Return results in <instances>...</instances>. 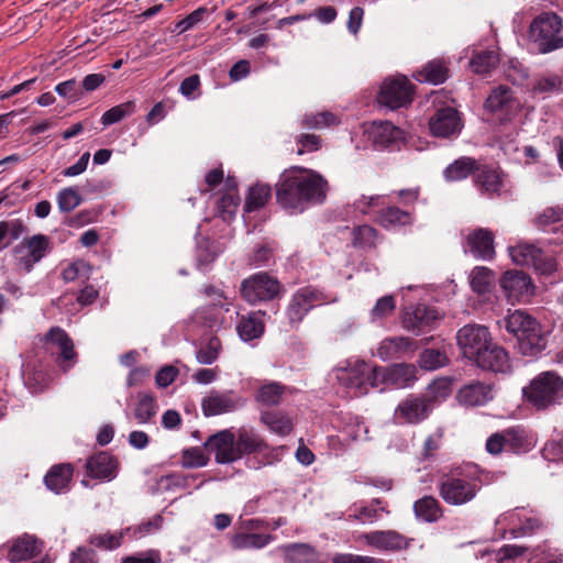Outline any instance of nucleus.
Listing matches in <instances>:
<instances>
[{
	"instance_id": "9d476101",
	"label": "nucleus",
	"mask_w": 563,
	"mask_h": 563,
	"mask_svg": "<svg viewBox=\"0 0 563 563\" xmlns=\"http://www.w3.org/2000/svg\"><path fill=\"white\" fill-rule=\"evenodd\" d=\"M456 340L464 356L475 362L482 356V352L490 345L488 329L478 324L464 325L459 330Z\"/></svg>"
},
{
	"instance_id": "a18cd8bd",
	"label": "nucleus",
	"mask_w": 563,
	"mask_h": 563,
	"mask_svg": "<svg viewBox=\"0 0 563 563\" xmlns=\"http://www.w3.org/2000/svg\"><path fill=\"white\" fill-rule=\"evenodd\" d=\"M378 222L386 229H391L400 225H406L411 222L410 213L400 210L396 207H388L380 212Z\"/></svg>"
},
{
	"instance_id": "a878e982",
	"label": "nucleus",
	"mask_w": 563,
	"mask_h": 563,
	"mask_svg": "<svg viewBox=\"0 0 563 563\" xmlns=\"http://www.w3.org/2000/svg\"><path fill=\"white\" fill-rule=\"evenodd\" d=\"M417 344L413 340L407 336H391L384 339L378 347L377 355L383 361L398 358L407 352H413Z\"/></svg>"
},
{
	"instance_id": "7c9ffc66",
	"label": "nucleus",
	"mask_w": 563,
	"mask_h": 563,
	"mask_svg": "<svg viewBox=\"0 0 563 563\" xmlns=\"http://www.w3.org/2000/svg\"><path fill=\"white\" fill-rule=\"evenodd\" d=\"M493 399L492 387L483 383H473L459 393V400L466 406H482Z\"/></svg>"
},
{
	"instance_id": "13d9d810",
	"label": "nucleus",
	"mask_w": 563,
	"mask_h": 563,
	"mask_svg": "<svg viewBox=\"0 0 563 563\" xmlns=\"http://www.w3.org/2000/svg\"><path fill=\"white\" fill-rule=\"evenodd\" d=\"M419 363L422 368L433 371L446 363V356L438 350H426L420 355Z\"/></svg>"
},
{
	"instance_id": "f257e3e1",
	"label": "nucleus",
	"mask_w": 563,
	"mask_h": 563,
	"mask_svg": "<svg viewBox=\"0 0 563 563\" xmlns=\"http://www.w3.org/2000/svg\"><path fill=\"white\" fill-rule=\"evenodd\" d=\"M327 186L323 177L313 170L294 167L280 175L276 185V199L289 212H301L308 203L323 201Z\"/></svg>"
},
{
	"instance_id": "0eeeda50",
	"label": "nucleus",
	"mask_w": 563,
	"mask_h": 563,
	"mask_svg": "<svg viewBox=\"0 0 563 563\" xmlns=\"http://www.w3.org/2000/svg\"><path fill=\"white\" fill-rule=\"evenodd\" d=\"M49 247L51 241L44 234H35L31 238L23 239L13 249L16 269L19 272L30 273L34 265L45 257Z\"/></svg>"
},
{
	"instance_id": "774afa93",
	"label": "nucleus",
	"mask_w": 563,
	"mask_h": 563,
	"mask_svg": "<svg viewBox=\"0 0 563 563\" xmlns=\"http://www.w3.org/2000/svg\"><path fill=\"white\" fill-rule=\"evenodd\" d=\"M70 563H97V556L95 551L78 547L70 554Z\"/></svg>"
},
{
	"instance_id": "1a4fd4ad",
	"label": "nucleus",
	"mask_w": 563,
	"mask_h": 563,
	"mask_svg": "<svg viewBox=\"0 0 563 563\" xmlns=\"http://www.w3.org/2000/svg\"><path fill=\"white\" fill-rule=\"evenodd\" d=\"M335 300V298H330L319 289L312 287L300 288L294 294L287 308L289 322L292 325H298L311 309Z\"/></svg>"
},
{
	"instance_id": "864d4df0",
	"label": "nucleus",
	"mask_w": 563,
	"mask_h": 563,
	"mask_svg": "<svg viewBox=\"0 0 563 563\" xmlns=\"http://www.w3.org/2000/svg\"><path fill=\"white\" fill-rule=\"evenodd\" d=\"M221 341L217 336L210 338L206 344L201 345L196 353V358L200 364H212L219 356Z\"/></svg>"
},
{
	"instance_id": "603ef678",
	"label": "nucleus",
	"mask_w": 563,
	"mask_h": 563,
	"mask_svg": "<svg viewBox=\"0 0 563 563\" xmlns=\"http://www.w3.org/2000/svg\"><path fill=\"white\" fill-rule=\"evenodd\" d=\"M156 415L155 399L147 394L139 396V402L134 410V417L139 423H146Z\"/></svg>"
},
{
	"instance_id": "423d86ee",
	"label": "nucleus",
	"mask_w": 563,
	"mask_h": 563,
	"mask_svg": "<svg viewBox=\"0 0 563 563\" xmlns=\"http://www.w3.org/2000/svg\"><path fill=\"white\" fill-rule=\"evenodd\" d=\"M563 21L555 13H542L530 24L529 37L541 53L563 47Z\"/></svg>"
},
{
	"instance_id": "9b49d317",
	"label": "nucleus",
	"mask_w": 563,
	"mask_h": 563,
	"mask_svg": "<svg viewBox=\"0 0 563 563\" xmlns=\"http://www.w3.org/2000/svg\"><path fill=\"white\" fill-rule=\"evenodd\" d=\"M377 100L390 110L406 107L412 100V86L404 76L387 78L380 87Z\"/></svg>"
},
{
	"instance_id": "412c9836",
	"label": "nucleus",
	"mask_w": 563,
	"mask_h": 563,
	"mask_svg": "<svg viewBox=\"0 0 563 563\" xmlns=\"http://www.w3.org/2000/svg\"><path fill=\"white\" fill-rule=\"evenodd\" d=\"M430 131L434 136L449 137L462 129L459 112L453 108H443L435 112L429 121Z\"/></svg>"
},
{
	"instance_id": "49530a36",
	"label": "nucleus",
	"mask_w": 563,
	"mask_h": 563,
	"mask_svg": "<svg viewBox=\"0 0 563 563\" xmlns=\"http://www.w3.org/2000/svg\"><path fill=\"white\" fill-rule=\"evenodd\" d=\"M272 196V188L268 185L256 184L250 188L245 210L251 212L265 206Z\"/></svg>"
},
{
	"instance_id": "c9c22d12",
	"label": "nucleus",
	"mask_w": 563,
	"mask_h": 563,
	"mask_svg": "<svg viewBox=\"0 0 563 563\" xmlns=\"http://www.w3.org/2000/svg\"><path fill=\"white\" fill-rule=\"evenodd\" d=\"M516 106L512 91L507 86H498L487 97L485 108L492 112L508 111Z\"/></svg>"
},
{
	"instance_id": "39448f33",
	"label": "nucleus",
	"mask_w": 563,
	"mask_h": 563,
	"mask_svg": "<svg viewBox=\"0 0 563 563\" xmlns=\"http://www.w3.org/2000/svg\"><path fill=\"white\" fill-rule=\"evenodd\" d=\"M339 384L352 390L355 396L368 393L369 388L378 387L377 367H372L364 361H347L345 365L333 371Z\"/></svg>"
},
{
	"instance_id": "f8f14e48",
	"label": "nucleus",
	"mask_w": 563,
	"mask_h": 563,
	"mask_svg": "<svg viewBox=\"0 0 563 563\" xmlns=\"http://www.w3.org/2000/svg\"><path fill=\"white\" fill-rule=\"evenodd\" d=\"M512 262L517 265L532 266L542 274L555 271L556 263L552 257H544L539 246L532 243L519 242L508 249Z\"/></svg>"
},
{
	"instance_id": "6e6552de",
	"label": "nucleus",
	"mask_w": 563,
	"mask_h": 563,
	"mask_svg": "<svg viewBox=\"0 0 563 563\" xmlns=\"http://www.w3.org/2000/svg\"><path fill=\"white\" fill-rule=\"evenodd\" d=\"M478 492L475 481L456 475H444L439 483V494L449 505L462 506L473 500Z\"/></svg>"
},
{
	"instance_id": "69168bd1",
	"label": "nucleus",
	"mask_w": 563,
	"mask_h": 563,
	"mask_svg": "<svg viewBox=\"0 0 563 563\" xmlns=\"http://www.w3.org/2000/svg\"><path fill=\"white\" fill-rule=\"evenodd\" d=\"M206 12L207 9L202 7L192 11L190 14H188L186 18H184L176 24L175 31H177L180 34L192 29L196 24L201 22Z\"/></svg>"
},
{
	"instance_id": "ea45409f",
	"label": "nucleus",
	"mask_w": 563,
	"mask_h": 563,
	"mask_svg": "<svg viewBox=\"0 0 563 563\" xmlns=\"http://www.w3.org/2000/svg\"><path fill=\"white\" fill-rule=\"evenodd\" d=\"M563 78L556 74H544L537 77L531 87L533 95L547 97L561 91Z\"/></svg>"
},
{
	"instance_id": "ddd939ff",
	"label": "nucleus",
	"mask_w": 563,
	"mask_h": 563,
	"mask_svg": "<svg viewBox=\"0 0 563 563\" xmlns=\"http://www.w3.org/2000/svg\"><path fill=\"white\" fill-rule=\"evenodd\" d=\"M279 291V284L266 273L254 274L243 280L241 294L243 298L255 305L261 301L272 300Z\"/></svg>"
},
{
	"instance_id": "a19ab883",
	"label": "nucleus",
	"mask_w": 563,
	"mask_h": 563,
	"mask_svg": "<svg viewBox=\"0 0 563 563\" xmlns=\"http://www.w3.org/2000/svg\"><path fill=\"white\" fill-rule=\"evenodd\" d=\"M413 509L416 516L427 522L437 521L442 516L441 506L432 496H424L417 500Z\"/></svg>"
},
{
	"instance_id": "09e8293b",
	"label": "nucleus",
	"mask_w": 563,
	"mask_h": 563,
	"mask_svg": "<svg viewBox=\"0 0 563 563\" xmlns=\"http://www.w3.org/2000/svg\"><path fill=\"white\" fill-rule=\"evenodd\" d=\"M498 55L493 51H485L476 54L471 60V67L476 74H487L497 66Z\"/></svg>"
},
{
	"instance_id": "4468645a",
	"label": "nucleus",
	"mask_w": 563,
	"mask_h": 563,
	"mask_svg": "<svg viewBox=\"0 0 563 563\" xmlns=\"http://www.w3.org/2000/svg\"><path fill=\"white\" fill-rule=\"evenodd\" d=\"M433 409V400L423 395H409L395 409V419L401 423H419Z\"/></svg>"
},
{
	"instance_id": "72a5a7b5",
	"label": "nucleus",
	"mask_w": 563,
	"mask_h": 563,
	"mask_svg": "<svg viewBox=\"0 0 563 563\" xmlns=\"http://www.w3.org/2000/svg\"><path fill=\"white\" fill-rule=\"evenodd\" d=\"M261 311L252 312L247 316H243L240 319L236 324V331L243 341H252L263 335L265 324L261 318Z\"/></svg>"
},
{
	"instance_id": "aec40b11",
	"label": "nucleus",
	"mask_w": 563,
	"mask_h": 563,
	"mask_svg": "<svg viewBox=\"0 0 563 563\" xmlns=\"http://www.w3.org/2000/svg\"><path fill=\"white\" fill-rule=\"evenodd\" d=\"M465 251L484 261L495 255L494 234L485 228H477L466 235Z\"/></svg>"
},
{
	"instance_id": "338daca9",
	"label": "nucleus",
	"mask_w": 563,
	"mask_h": 563,
	"mask_svg": "<svg viewBox=\"0 0 563 563\" xmlns=\"http://www.w3.org/2000/svg\"><path fill=\"white\" fill-rule=\"evenodd\" d=\"M55 91L58 93V96L71 101H76L81 97V91L78 89L75 79H69L58 84L55 87Z\"/></svg>"
},
{
	"instance_id": "bf43d9fd",
	"label": "nucleus",
	"mask_w": 563,
	"mask_h": 563,
	"mask_svg": "<svg viewBox=\"0 0 563 563\" xmlns=\"http://www.w3.org/2000/svg\"><path fill=\"white\" fill-rule=\"evenodd\" d=\"M81 198L74 188H65L57 196V203L63 212H69L77 208Z\"/></svg>"
},
{
	"instance_id": "e2e57ef3",
	"label": "nucleus",
	"mask_w": 563,
	"mask_h": 563,
	"mask_svg": "<svg viewBox=\"0 0 563 563\" xmlns=\"http://www.w3.org/2000/svg\"><path fill=\"white\" fill-rule=\"evenodd\" d=\"M563 220V211L559 207H550L543 210L537 218L536 224L547 230L550 225Z\"/></svg>"
},
{
	"instance_id": "8fccbe9b",
	"label": "nucleus",
	"mask_w": 563,
	"mask_h": 563,
	"mask_svg": "<svg viewBox=\"0 0 563 563\" xmlns=\"http://www.w3.org/2000/svg\"><path fill=\"white\" fill-rule=\"evenodd\" d=\"M134 101H126L106 111L101 117V122L106 126L111 125L123 120L126 117H130L134 113Z\"/></svg>"
},
{
	"instance_id": "cd10ccee",
	"label": "nucleus",
	"mask_w": 563,
	"mask_h": 563,
	"mask_svg": "<svg viewBox=\"0 0 563 563\" xmlns=\"http://www.w3.org/2000/svg\"><path fill=\"white\" fill-rule=\"evenodd\" d=\"M71 476L73 466L70 464H58L47 472L44 482L49 490L60 494L68 489Z\"/></svg>"
},
{
	"instance_id": "393cba45",
	"label": "nucleus",
	"mask_w": 563,
	"mask_h": 563,
	"mask_svg": "<svg viewBox=\"0 0 563 563\" xmlns=\"http://www.w3.org/2000/svg\"><path fill=\"white\" fill-rule=\"evenodd\" d=\"M482 353V356L476 362L479 367L503 374L511 371L509 356L503 347L490 343L489 347Z\"/></svg>"
},
{
	"instance_id": "79ce46f5",
	"label": "nucleus",
	"mask_w": 563,
	"mask_h": 563,
	"mask_svg": "<svg viewBox=\"0 0 563 563\" xmlns=\"http://www.w3.org/2000/svg\"><path fill=\"white\" fill-rule=\"evenodd\" d=\"M26 227L21 219L0 221V251L7 249L13 241L18 240Z\"/></svg>"
},
{
	"instance_id": "e433bc0d",
	"label": "nucleus",
	"mask_w": 563,
	"mask_h": 563,
	"mask_svg": "<svg viewBox=\"0 0 563 563\" xmlns=\"http://www.w3.org/2000/svg\"><path fill=\"white\" fill-rule=\"evenodd\" d=\"M260 421L280 437L288 435L294 427L291 419L280 411H263Z\"/></svg>"
},
{
	"instance_id": "4c0bfd02",
	"label": "nucleus",
	"mask_w": 563,
	"mask_h": 563,
	"mask_svg": "<svg viewBox=\"0 0 563 563\" xmlns=\"http://www.w3.org/2000/svg\"><path fill=\"white\" fill-rule=\"evenodd\" d=\"M374 143L380 146H387L404 137V132L390 122H374L372 129Z\"/></svg>"
},
{
	"instance_id": "5fc2aeb1",
	"label": "nucleus",
	"mask_w": 563,
	"mask_h": 563,
	"mask_svg": "<svg viewBox=\"0 0 563 563\" xmlns=\"http://www.w3.org/2000/svg\"><path fill=\"white\" fill-rule=\"evenodd\" d=\"M353 245L356 247H372L376 243V230L369 225H360L353 229Z\"/></svg>"
},
{
	"instance_id": "2f4dec72",
	"label": "nucleus",
	"mask_w": 563,
	"mask_h": 563,
	"mask_svg": "<svg viewBox=\"0 0 563 563\" xmlns=\"http://www.w3.org/2000/svg\"><path fill=\"white\" fill-rule=\"evenodd\" d=\"M507 451L525 453L530 451L536 441L523 428L516 427L504 430Z\"/></svg>"
},
{
	"instance_id": "b1692460",
	"label": "nucleus",
	"mask_w": 563,
	"mask_h": 563,
	"mask_svg": "<svg viewBox=\"0 0 563 563\" xmlns=\"http://www.w3.org/2000/svg\"><path fill=\"white\" fill-rule=\"evenodd\" d=\"M500 286L509 299L519 300L532 294L530 278L523 272L514 271L504 274Z\"/></svg>"
},
{
	"instance_id": "6ab92c4d",
	"label": "nucleus",
	"mask_w": 563,
	"mask_h": 563,
	"mask_svg": "<svg viewBox=\"0 0 563 563\" xmlns=\"http://www.w3.org/2000/svg\"><path fill=\"white\" fill-rule=\"evenodd\" d=\"M496 523L500 526H518L510 530L512 538L531 536L544 527L542 520L537 517H527L518 508L500 515Z\"/></svg>"
},
{
	"instance_id": "5701e85b",
	"label": "nucleus",
	"mask_w": 563,
	"mask_h": 563,
	"mask_svg": "<svg viewBox=\"0 0 563 563\" xmlns=\"http://www.w3.org/2000/svg\"><path fill=\"white\" fill-rule=\"evenodd\" d=\"M378 387L382 384L407 387L416 379V367L411 364H395L387 368L377 367Z\"/></svg>"
},
{
	"instance_id": "6e6d98bb",
	"label": "nucleus",
	"mask_w": 563,
	"mask_h": 563,
	"mask_svg": "<svg viewBox=\"0 0 563 563\" xmlns=\"http://www.w3.org/2000/svg\"><path fill=\"white\" fill-rule=\"evenodd\" d=\"M396 309V300L394 296H384L379 298L373 309L371 310L369 317L372 322H376L389 317Z\"/></svg>"
},
{
	"instance_id": "20e7f679",
	"label": "nucleus",
	"mask_w": 563,
	"mask_h": 563,
	"mask_svg": "<svg viewBox=\"0 0 563 563\" xmlns=\"http://www.w3.org/2000/svg\"><path fill=\"white\" fill-rule=\"evenodd\" d=\"M523 395L537 409H548L563 399V378L550 371L540 373L523 388Z\"/></svg>"
},
{
	"instance_id": "37998d69",
	"label": "nucleus",
	"mask_w": 563,
	"mask_h": 563,
	"mask_svg": "<svg viewBox=\"0 0 563 563\" xmlns=\"http://www.w3.org/2000/svg\"><path fill=\"white\" fill-rule=\"evenodd\" d=\"M475 169H478L475 159L461 157L449 165L444 174L446 179L455 181L466 178Z\"/></svg>"
},
{
	"instance_id": "c756f323",
	"label": "nucleus",
	"mask_w": 563,
	"mask_h": 563,
	"mask_svg": "<svg viewBox=\"0 0 563 563\" xmlns=\"http://www.w3.org/2000/svg\"><path fill=\"white\" fill-rule=\"evenodd\" d=\"M475 183L483 194H487L489 196L498 195L504 186L503 173L497 168H490L487 166L478 168Z\"/></svg>"
},
{
	"instance_id": "f3484780",
	"label": "nucleus",
	"mask_w": 563,
	"mask_h": 563,
	"mask_svg": "<svg viewBox=\"0 0 563 563\" xmlns=\"http://www.w3.org/2000/svg\"><path fill=\"white\" fill-rule=\"evenodd\" d=\"M45 345L52 353L58 352V361L63 371H68L76 362V352L68 334L60 328H53L45 335Z\"/></svg>"
},
{
	"instance_id": "c85d7f7f",
	"label": "nucleus",
	"mask_w": 563,
	"mask_h": 563,
	"mask_svg": "<svg viewBox=\"0 0 563 563\" xmlns=\"http://www.w3.org/2000/svg\"><path fill=\"white\" fill-rule=\"evenodd\" d=\"M87 473L91 477L110 479L114 476L115 461L107 452H100L91 456L87 462Z\"/></svg>"
},
{
	"instance_id": "052dcab7",
	"label": "nucleus",
	"mask_w": 563,
	"mask_h": 563,
	"mask_svg": "<svg viewBox=\"0 0 563 563\" xmlns=\"http://www.w3.org/2000/svg\"><path fill=\"white\" fill-rule=\"evenodd\" d=\"M122 539V533L113 534V533H102L91 536L89 538V543L96 548L104 549V550H113L120 547Z\"/></svg>"
},
{
	"instance_id": "7ed1b4c3",
	"label": "nucleus",
	"mask_w": 563,
	"mask_h": 563,
	"mask_svg": "<svg viewBox=\"0 0 563 563\" xmlns=\"http://www.w3.org/2000/svg\"><path fill=\"white\" fill-rule=\"evenodd\" d=\"M506 330L514 334L523 354L536 355L544 349L539 322L522 310H516L503 320Z\"/></svg>"
},
{
	"instance_id": "f03ea898",
	"label": "nucleus",
	"mask_w": 563,
	"mask_h": 563,
	"mask_svg": "<svg viewBox=\"0 0 563 563\" xmlns=\"http://www.w3.org/2000/svg\"><path fill=\"white\" fill-rule=\"evenodd\" d=\"M206 448L214 453L219 464H229L244 455L262 453L268 449L265 439L253 428L241 427L235 431L225 429L208 438Z\"/></svg>"
},
{
	"instance_id": "473e14b6",
	"label": "nucleus",
	"mask_w": 563,
	"mask_h": 563,
	"mask_svg": "<svg viewBox=\"0 0 563 563\" xmlns=\"http://www.w3.org/2000/svg\"><path fill=\"white\" fill-rule=\"evenodd\" d=\"M287 563H311L317 560L318 553L307 543H291L278 549Z\"/></svg>"
},
{
	"instance_id": "dca6fc26",
	"label": "nucleus",
	"mask_w": 563,
	"mask_h": 563,
	"mask_svg": "<svg viewBox=\"0 0 563 563\" xmlns=\"http://www.w3.org/2000/svg\"><path fill=\"white\" fill-rule=\"evenodd\" d=\"M245 401L234 391L219 393L211 390L202 399L201 408L206 417L219 416L243 407Z\"/></svg>"
},
{
	"instance_id": "c03bdc74",
	"label": "nucleus",
	"mask_w": 563,
	"mask_h": 563,
	"mask_svg": "<svg viewBox=\"0 0 563 563\" xmlns=\"http://www.w3.org/2000/svg\"><path fill=\"white\" fill-rule=\"evenodd\" d=\"M446 77L448 69L440 60L429 62L417 75L418 80L434 85L443 82Z\"/></svg>"
},
{
	"instance_id": "680f3d73",
	"label": "nucleus",
	"mask_w": 563,
	"mask_h": 563,
	"mask_svg": "<svg viewBox=\"0 0 563 563\" xmlns=\"http://www.w3.org/2000/svg\"><path fill=\"white\" fill-rule=\"evenodd\" d=\"M209 459L201 448H190L184 451L183 465L186 467H202L207 465Z\"/></svg>"
},
{
	"instance_id": "4be33fe9",
	"label": "nucleus",
	"mask_w": 563,
	"mask_h": 563,
	"mask_svg": "<svg viewBox=\"0 0 563 563\" xmlns=\"http://www.w3.org/2000/svg\"><path fill=\"white\" fill-rule=\"evenodd\" d=\"M1 550H7V559L10 563H19L38 555L42 552V543L34 537L25 534L12 540Z\"/></svg>"
},
{
	"instance_id": "3c124183",
	"label": "nucleus",
	"mask_w": 563,
	"mask_h": 563,
	"mask_svg": "<svg viewBox=\"0 0 563 563\" xmlns=\"http://www.w3.org/2000/svg\"><path fill=\"white\" fill-rule=\"evenodd\" d=\"M339 119L329 111L306 114L302 119V126L307 129H324L336 125Z\"/></svg>"
},
{
	"instance_id": "2eb2a0df",
	"label": "nucleus",
	"mask_w": 563,
	"mask_h": 563,
	"mask_svg": "<svg viewBox=\"0 0 563 563\" xmlns=\"http://www.w3.org/2000/svg\"><path fill=\"white\" fill-rule=\"evenodd\" d=\"M437 309L424 305H418L406 309L401 317L402 327L416 335L429 331L432 323L439 319Z\"/></svg>"
},
{
	"instance_id": "4d7b16f0",
	"label": "nucleus",
	"mask_w": 563,
	"mask_h": 563,
	"mask_svg": "<svg viewBox=\"0 0 563 563\" xmlns=\"http://www.w3.org/2000/svg\"><path fill=\"white\" fill-rule=\"evenodd\" d=\"M240 202V197L235 189H230L218 201V211L223 220H229L235 213Z\"/></svg>"
},
{
	"instance_id": "0e129e2a",
	"label": "nucleus",
	"mask_w": 563,
	"mask_h": 563,
	"mask_svg": "<svg viewBox=\"0 0 563 563\" xmlns=\"http://www.w3.org/2000/svg\"><path fill=\"white\" fill-rule=\"evenodd\" d=\"M542 455L548 461L562 462L563 461V437L560 439L549 440L542 449Z\"/></svg>"
},
{
	"instance_id": "bb28decb",
	"label": "nucleus",
	"mask_w": 563,
	"mask_h": 563,
	"mask_svg": "<svg viewBox=\"0 0 563 563\" xmlns=\"http://www.w3.org/2000/svg\"><path fill=\"white\" fill-rule=\"evenodd\" d=\"M287 391L288 387L279 382H264L258 386L254 399L263 406L275 407L282 402Z\"/></svg>"
},
{
	"instance_id": "f704fd0d",
	"label": "nucleus",
	"mask_w": 563,
	"mask_h": 563,
	"mask_svg": "<svg viewBox=\"0 0 563 563\" xmlns=\"http://www.w3.org/2000/svg\"><path fill=\"white\" fill-rule=\"evenodd\" d=\"M273 540L271 534L239 531L231 538V545L235 550L262 549Z\"/></svg>"
},
{
	"instance_id": "58836bf2",
	"label": "nucleus",
	"mask_w": 563,
	"mask_h": 563,
	"mask_svg": "<svg viewBox=\"0 0 563 563\" xmlns=\"http://www.w3.org/2000/svg\"><path fill=\"white\" fill-rule=\"evenodd\" d=\"M495 279L494 272L484 266L474 267L470 274V285L479 295L489 292L494 287Z\"/></svg>"
},
{
	"instance_id": "de8ad7c7",
	"label": "nucleus",
	"mask_w": 563,
	"mask_h": 563,
	"mask_svg": "<svg viewBox=\"0 0 563 563\" xmlns=\"http://www.w3.org/2000/svg\"><path fill=\"white\" fill-rule=\"evenodd\" d=\"M91 273V266L84 260H77L69 263L62 271V278L66 283H71L77 279H88Z\"/></svg>"
},
{
	"instance_id": "a211bd4d",
	"label": "nucleus",
	"mask_w": 563,
	"mask_h": 563,
	"mask_svg": "<svg viewBox=\"0 0 563 563\" xmlns=\"http://www.w3.org/2000/svg\"><path fill=\"white\" fill-rule=\"evenodd\" d=\"M360 541L377 551H400L409 545L408 539L395 530H376L360 536Z\"/></svg>"
}]
</instances>
